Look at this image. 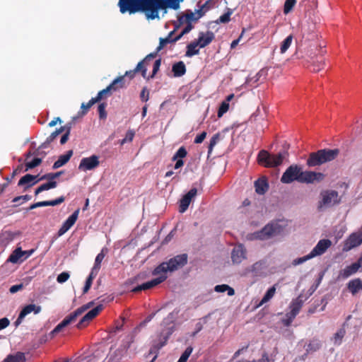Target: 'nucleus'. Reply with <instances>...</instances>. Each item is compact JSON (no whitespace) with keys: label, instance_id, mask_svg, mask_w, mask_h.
<instances>
[{"label":"nucleus","instance_id":"obj_46","mask_svg":"<svg viewBox=\"0 0 362 362\" xmlns=\"http://www.w3.org/2000/svg\"><path fill=\"white\" fill-rule=\"evenodd\" d=\"M229 109V103L228 101H223L218 111V117H221Z\"/></svg>","mask_w":362,"mask_h":362},{"label":"nucleus","instance_id":"obj_55","mask_svg":"<svg viewBox=\"0 0 362 362\" xmlns=\"http://www.w3.org/2000/svg\"><path fill=\"white\" fill-rule=\"evenodd\" d=\"M105 107L106 105L105 103H100L98 105V112H99V117L100 119H105L107 117V113L105 112Z\"/></svg>","mask_w":362,"mask_h":362},{"label":"nucleus","instance_id":"obj_36","mask_svg":"<svg viewBox=\"0 0 362 362\" xmlns=\"http://www.w3.org/2000/svg\"><path fill=\"white\" fill-rule=\"evenodd\" d=\"M178 313V310H174L173 312L169 313L168 315L163 320L161 325L163 327H166L168 325L173 323L177 318Z\"/></svg>","mask_w":362,"mask_h":362},{"label":"nucleus","instance_id":"obj_8","mask_svg":"<svg viewBox=\"0 0 362 362\" xmlns=\"http://www.w3.org/2000/svg\"><path fill=\"white\" fill-rule=\"evenodd\" d=\"M302 168L298 165H290L283 173L281 182L284 184H290L294 181L300 182Z\"/></svg>","mask_w":362,"mask_h":362},{"label":"nucleus","instance_id":"obj_33","mask_svg":"<svg viewBox=\"0 0 362 362\" xmlns=\"http://www.w3.org/2000/svg\"><path fill=\"white\" fill-rule=\"evenodd\" d=\"M346 334L344 328H340L332 338V341L335 346H339L342 343V339Z\"/></svg>","mask_w":362,"mask_h":362},{"label":"nucleus","instance_id":"obj_30","mask_svg":"<svg viewBox=\"0 0 362 362\" xmlns=\"http://www.w3.org/2000/svg\"><path fill=\"white\" fill-rule=\"evenodd\" d=\"M199 52V47L196 41L191 42L187 46L186 57H191L194 55L198 54Z\"/></svg>","mask_w":362,"mask_h":362},{"label":"nucleus","instance_id":"obj_54","mask_svg":"<svg viewBox=\"0 0 362 362\" xmlns=\"http://www.w3.org/2000/svg\"><path fill=\"white\" fill-rule=\"evenodd\" d=\"M232 14V11L228 10L227 13L223 14L221 16L218 20L219 23H228L230 21V17Z\"/></svg>","mask_w":362,"mask_h":362},{"label":"nucleus","instance_id":"obj_53","mask_svg":"<svg viewBox=\"0 0 362 362\" xmlns=\"http://www.w3.org/2000/svg\"><path fill=\"white\" fill-rule=\"evenodd\" d=\"M69 276L70 275L68 272H64L58 275L57 281L59 284H63L69 279Z\"/></svg>","mask_w":362,"mask_h":362},{"label":"nucleus","instance_id":"obj_45","mask_svg":"<svg viewBox=\"0 0 362 362\" xmlns=\"http://www.w3.org/2000/svg\"><path fill=\"white\" fill-rule=\"evenodd\" d=\"M313 259L311 255L309 254H308L307 255L305 256H303V257H298V258H296L295 259H293L292 261V265L293 266H297V265H299V264H301L304 262H305L306 261L308 260H310Z\"/></svg>","mask_w":362,"mask_h":362},{"label":"nucleus","instance_id":"obj_42","mask_svg":"<svg viewBox=\"0 0 362 362\" xmlns=\"http://www.w3.org/2000/svg\"><path fill=\"white\" fill-rule=\"evenodd\" d=\"M84 312V309L81 307L75 310L73 313L66 317L69 323L76 320V317L81 315Z\"/></svg>","mask_w":362,"mask_h":362},{"label":"nucleus","instance_id":"obj_26","mask_svg":"<svg viewBox=\"0 0 362 362\" xmlns=\"http://www.w3.org/2000/svg\"><path fill=\"white\" fill-rule=\"evenodd\" d=\"M31 155L32 154L30 152H28L26 155L25 171H28L30 169L35 168L36 166L39 165L42 162V159L40 158H35L32 160H29V158L31 156Z\"/></svg>","mask_w":362,"mask_h":362},{"label":"nucleus","instance_id":"obj_27","mask_svg":"<svg viewBox=\"0 0 362 362\" xmlns=\"http://www.w3.org/2000/svg\"><path fill=\"white\" fill-rule=\"evenodd\" d=\"M25 357L23 353L17 352L14 354L8 355L3 362H25Z\"/></svg>","mask_w":362,"mask_h":362},{"label":"nucleus","instance_id":"obj_40","mask_svg":"<svg viewBox=\"0 0 362 362\" xmlns=\"http://www.w3.org/2000/svg\"><path fill=\"white\" fill-rule=\"evenodd\" d=\"M293 41V36L288 35L281 43L280 47L281 54H284L291 45Z\"/></svg>","mask_w":362,"mask_h":362},{"label":"nucleus","instance_id":"obj_48","mask_svg":"<svg viewBox=\"0 0 362 362\" xmlns=\"http://www.w3.org/2000/svg\"><path fill=\"white\" fill-rule=\"evenodd\" d=\"M69 322L65 317L57 327L52 331V334H54L59 332L64 327L69 325Z\"/></svg>","mask_w":362,"mask_h":362},{"label":"nucleus","instance_id":"obj_29","mask_svg":"<svg viewBox=\"0 0 362 362\" xmlns=\"http://www.w3.org/2000/svg\"><path fill=\"white\" fill-rule=\"evenodd\" d=\"M255 191L259 194H264L268 189V185L264 180H258L255 183Z\"/></svg>","mask_w":362,"mask_h":362},{"label":"nucleus","instance_id":"obj_63","mask_svg":"<svg viewBox=\"0 0 362 362\" xmlns=\"http://www.w3.org/2000/svg\"><path fill=\"white\" fill-rule=\"evenodd\" d=\"M30 199V196L29 195H23L16 197L13 199V202H18L19 201L26 202Z\"/></svg>","mask_w":362,"mask_h":362},{"label":"nucleus","instance_id":"obj_60","mask_svg":"<svg viewBox=\"0 0 362 362\" xmlns=\"http://www.w3.org/2000/svg\"><path fill=\"white\" fill-rule=\"evenodd\" d=\"M9 320L6 317L0 319V330L7 327L9 325Z\"/></svg>","mask_w":362,"mask_h":362},{"label":"nucleus","instance_id":"obj_44","mask_svg":"<svg viewBox=\"0 0 362 362\" xmlns=\"http://www.w3.org/2000/svg\"><path fill=\"white\" fill-rule=\"evenodd\" d=\"M215 5L214 0H208L206 1L201 7L199 8V11H202V13L204 15V13L213 8Z\"/></svg>","mask_w":362,"mask_h":362},{"label":"nucleus","instance_id":"obj_58","mask_svg":"<svg viewBox=\"0 0 362 362\" xmlns=\"http://www.w3.org/2000/svg\"><path fill=\"white\" fill-rule=\"evenodd\" d=\"M160 64H161V60L160 59L155 61V62L153 64V72H152L151 77H153V76L159 70Z\"/></svg>","mask_w":362,"mask_h":362},{"label":"nucleus","instance_id":"obj_37","mask_svg":"<svg viewBox=\"0 0 362 362\" xmlns=\"http://www.w3.org/2000/svg\"><path fill=\"white\" fill-rule=\"evenodd\" d=\"M290 312L286 313V318H284L282 322L284 325L289 326L293 319L296 317V316L298 314L299 312H298L296 310H293V308H290Z\"/></svg>","mask_w":362,"mask_h":362},{"label":"nucleus","instance_id":"obj_49","mask_svg":"<svg viewBox=\"0 0 362 362\" xmlns=\"http://www.w3.org/2000/svg\"><path fill=\"white\" fill-rule=\"evenodd\" d=\"M144 63H146V62L144 59L142 61L139 62L138 63V64L136 65V68L134 69V71H136V72L141 71L142 76L144 78H146L147 70L144 66Z\"/></svg>","mask_w":362,"mask_h":362},{"label":"nucleus","instance_id":"obj_51","mask_svg":"<svg viewBox=\"0 0 362 362\" xmlns=\"http://www.w3.org/2000/svg\"><path fill=\"white\" fill-rule=\"evenodd\" d=\"M134 341V337L132 335H130V336H128L123 341V344L122 345V351H127L131 344Z\"/></svg>","mask_w":362,"mask_h":362},{"label":"nucleus","instance_id":"obj_5","mask_svg":"<svg viewBox=\"0 0 362 362\" xmlns=\"http://www.w3.org/2000/svg\"><path fill=\"white\" fill-rule=\"evenodd\" d=\"M339 203L340 197L338 192L334 189H324L320 193L317 209L318 211L322 212L338 205Z\"/></svg>","mask_w":362,"mask_h":362},{"label":"nucleus","instance_id":"obj_18","mask_svg":"<svg viewBox=\"0 0 362 362\" xmlns=\"http://www.w3.org/2000/svg\"><path fill=\"white\" fill-rule=\"evenodd\" d=\"M103 310V305H99L95 308L90 310L87 313L78 323L77 327L81 328V327L86 325L92 319H93L95 316L98 315V313Z\"/></svg>","mask_w":362,"mask_h":362},{"label":"nucleus","instance_id":"obj_56","mask_svg":"<svg viewBox=\"0 0 362 362\" xmlns=\"http://www.w3.org/2000/svg\"><path fill=\"white\" fill-rule=\"evenodd\" d=\"M62 171L57 172L55 173H49L43 175L40 180H45V179H49V180H53L55 178H57L62 174Z\"/></svg>","mask_w":362,"mask_h":362},{"label":"nucleus","instance_id":"obj_62","mask_svg":"<svg viewBox=\"0 0 362 362\" xmlns=\"http://www.w3.org/2000/svg\"><path fill=\"white\" fill-rule=\"evenodd\" d=\"M206 133L205 132H203L202 134H200L195 138L194 143L195 144H201L206 138Z\"/></svg>","mask_w":362,"mask_h":362},{"label":"nucleus","instance_id":"obj_24","mask_svg":"<svg viewBox=\"0 0 362 362\" xmlns=\"http://www.w3.org/2000/svg\"><path fill=\"white\" fill-rule=\"evenodd\" d=\"M72 155H73L72 150L67 151L66 154L61 155L59 157L58 160L54 162V163L52 166L53 169H57V168L63 166L64 165H65L69 160V159L71 158Z\"/></svg>","mask_w":362,"mask_h":362},{"label":"nucleus","instance_id":"obj_31","mask_svg":"<svg viewBox=\"0 0 362 362\" xmlns=\"http://www.w3.org/2000/svg\"><path fill=\"white\" fill-rule=\"evenodd\" d=\"M173 332H174L173 326L167 327L166 329H163L162 331V332L160 334V337H163V341H160V344L157 346L158 349H160L165 344L168 339L173 334Z\"/></svg>","mask_w":362,"mask_h":362},{"label":"nucleus","instance_id":"obj_39","mask_svg":"<svg viewBox=\"0 0 362 362\" xmlns=\"http://www.w3.org/2000/svg\"><path fill=\"white\" fill-rule=\"evenodd\" d=\"M57 183L55 181H51V182L42 184L39 187H37L36 189L35 194L37 195L43 191L55 188L57 187Z\"/></svg>","mask_w":362,"mask_h":362},{"label":"nucleus","instance_id":"obj_3","mask_svg":"<svg viewBox=\"0 0 362 362\" xmlns=\"http://www.w3.org/2000/svg\"><path fill=\"white\" fill-rule=\"evenodd\" d=\"M284 229L285 226L280 222H271L267 224L262 230L247 234L246 238L248 240H268L283 234Z\"/></svg>","mask_w":362,"mask_h":362},{"label":"nucleus","instance_id":"obj_11","mask_svg":"<svg viewBox=\"0 0 362 362\" xmlns=\"http://www.w3.org/2000/svg\"><path fill=\"white\" fill-rule=\"evenodd\" d=\"M231 261L233 264H240L247 259V249L243 244L235 245L230 253Z\"/></svg>","mask_w":362,"mask_h":362},{"label":"nucleus","instance_id":"obj_4","mask_svg":"<svg viewBox=\"0 0 362 362\" xmlns=\"http://www.w3.org/2000/svg\"><path fill=\"white\" fill-rule=\"evenodd\" d=\"M339 153L338 149H321L317 152L311 153L307 160L309 167L321 165L325 163L334 160Z\"/></svg>","mask_w":362,"mask_h":362},{"label":"nucleus","instance_id":"obj_6","mask_svg":"<svg viewBox=\"0 0 362 362\" xmlns=\"http://www.w3.org/2000/svg\"><path fill=\"white\" fill-rule=\"evenodd\" d=\"M288 157L286 150L279 152L278 154H270L267 151H261L258 154V162L267 168H274L280 165L284 160Z\"/></svg>","mask_w":362,"mask_h":362},{"label":"nucleus","instance_id":"obj_32","mask_svg":"<svg viewBox=\"0 0 362 362\" xmlns=\"http://www.w3.org/2000/svg\"><path fill=\"white\" fill-rule=\"evenodd\" d=\"M214 291L217 293L227 292V294L229 296H232L235 294L234 289L227 284L216 285L214 287Z\"/></svg>","mask_w":362,"mask_h":362},{"label":"nucleus","instance_id":"obj_7","mask_svg":"<svg viewBox=\"0 0 362 362\" xmlns=\"http://www.w3.org/2000/svg\"><path fill=\"white\" fill-rule=\"evenodd\" d=\"M122 81L123 76L116 78L106 88L99 91L96 98H93L88 103H83L81 106L82 115L86 114L87 111L92 105L103 98L104 94L109 93L110 90H116L117 87H115V85L118 83H122Z\"/></svg>","mask_w":362,"mask_h":362},{"label":"nucleus","instance_id":"obj_52","mask_svg":"<svg viewBox=\"0 0 362 362\" xmlns=\"http://www.w3.org/2000/svg\"><path fill=\"white\" fill-rule=\"evenodd\" d=\"M187 155V151L184 147H180L177 151L175 153V154L173 157V160H177L178 158H182L185 157Z\"/></svg>","mask_w":362,"mask_h":362},{"label":"nucleus","instance_id":"obj_15","mask_svg":"<svg viewBox=\"0 0 362 362\" xmlns=\"http://www.w3.org/2000/svg\"><path fill=\"white\" fill-rule=\"evenodd\" d=\"M332 245V241L329 239L320 240L315 247L310 251L312 258L323 255Z\"/></svg>","mask_w":362,"mask_h":362},{"label":"nucleus","instance_id":"obj_19","mask_svg":"<svg viewBox=\"0 0 362 362\" xmlns=\"http://www.w3.org/2000/svg\"><path fill=\"white\" fill-rule=\"evenodd\" d=\"M214 38V34L208 31L206 33H200L199 37L196 41L199 48H203L210 44Z\"/></svg>","mask_w":362,"mask_h":362},{"label":"nucleus","instance_id":"obj_1","mask_svg":"<svg viewBox=\"0 0 362 362\" xmlns=\"http://www.w3.org/2000/svg\"><path fill=\"white\" fill-rule=\"evenodd\" d=\"M141 7L145 12L146 18L153 20L159 18V10H163L164 13H167V8L178 10L180 4L184 0H141ZM139 0H119L118 6L122 13L128 11L130 14L134 13L139 10Z\"/></svg>","mask_w":362,"mask_h":362},{"label":"nucleus","instance_id":"obj_22","mask_svg":"<svg viewBox=\"0 0 362 362\" xmlns=\"http://www.w3.org/2000/svg\"><path fill=\"white\" fill-rule=\"evenodd\" d=\"M37 176L27 174L21 178L18 185L19 186H25V189H27L37 182L35 180Z\"/></svg>","mask_w":362,"mask_h":362},{"label":"nucleus","instance_id":"obj_61","mask_svg":"<svg viewBox=\"0 0 362 362\" xmlns=\"http://www.w3.org/2000/svg\"><path fill=\"white\" fill-rule=\"evenodd\" d=\"M23 284H16V285H13L12 286L10 289H9V291L11 293H16L17 291L21 290L23 288Z\"/></svg>","mask_w":362,"mask_h":362},{"label":"nucleus","instance_id":"obj_2","mask_svg":"<svg viewBox=\"0 0 362 362\" xmlns=\"http://www.w3.org/2000/svg\"><path fill=\"white\" fill-rule=\"evenodd\" d=\"M187 262V256L185 254L177 255L168 261L162 262L152 272L153 275L158 276V277L134 288L132 291L136 293L156 286L168 278V273H172L182 268Z\"/></svg>","mask_w":362,"mask_h":362},{"label":"nucleus","instance_id":"obj_12","mask_svg":"<svg viewBox=\"0 0 362 362\" xmlns=\"http://www.w3.org/2000/svg\"><path fill=\"white\" fill-rule=\"evenodd\" d=\"M100 164L99 158L97 156H91L90 157L81 159L78 169L81 171L91 170L97 168Z\"/></svg>","mask_w":362,"mask_h":362},{"label":"nucleus","instance_id":"obj_59","mask_svg":"<svg viewBox=\"0 0 362 362\" xmlns=\"http://www.w3.org/2000/svg\"><path fill=\"white\" fill-rule=\"evenodd\" d=\"M65 129H66V132L61 138V140H60V144H64L67 141V140L69 139V133H70L71 127H66Z\"/></svg>","mask_w":362,"mask_h":362},{"label":"nucleus","instance_id":"obj_13","mask_svg":"<svg viewBox=\"0 0 362 362\" xmlns=\"http://www.w3.org/2000/svg\"><path fill=\"white\" fill-rule=\"evenodd\" d=\"M42 310V308L40 305H37L35 304H29L26 306H25L22 310L21 311L18 317L14 322L15 326L18 327L23 322V320L25 318V316L30 314L31 313H34L35 314H38L40 313Z\"/></svg>","mask_w":362,"mask_h":362},{"label":"nucleus","instance_id":"obj_20","mask_svg":"<svg viewBox=\"0 0 362 362\" xmlns=\"http://www.w3.org/2000/svg\"><path fill=\"white\" fill-rule=\"evenodd\" d=\"M24 260L25 257L23 256V250H22L21 247H18L11 254L7 261L13 264H17L22 262Z\"/></svg>","mask_w":362,"mask_h":362},{"label":"nucleus","instance_id":"obj_9","mask_svg":"<svg viewBox=\"0 0 362 362\" xmlns=\"http://www.w3.org/2000/svg\"><path fill=\"white\" fill-rule=\"evenodd\" d=\"M325 175L322 173L302 170L300 183L315 184L322 182Z\"/></svg>","mask_w":362,"mask_h":362},{"label":"nucleus","instance_id":"obj_64","mask_svg":"<svg viewBox=\"0 0 362 362\" xmlns=\"http://www.w3.org/2000/svg\"><path fill=\"white\" fill-rule=\"evenodd\" d=\"M134 132L133 130H128L127 132L126 133V136H125V139L126 140L128 141V142H130L132 141L134 136Z\"/></svg>","mask_w":362,"mask_h":362},{"label":"nucleus","instance_id":"obj_47","mask_svg":"<svg viewBox=\"0 0 362 362\" xmlns=\"http://www.w3.org/2000/svg\"><path fill=\"white\" fill-rule=\"evenodd\" d=\"M296 3V0H286L284 4V12L285 14L288 13L293 8Z\"/></svg>","mask_w":362,"mask_h":362},{"label":"nucleus","instance_id":"obj_25","mask_svg":"<svg viewBox=\"0 0 362 362\" xmlns=\"http://www.w3.org/2000/svg\"><path fill=\"white\" fill-rule=\"evenodd\" d=\"M276 286L277 284H274L273 286H272L267 291L266 293L264 294L259 304L257 305V308L261 307L264 303L269 302L274 296L276 293Z\"/></svg>","mask_w":362,"mask_h":362},{"label":"nucleus","instance_id":"obj_57","mask_svg":"<svg viewBox=\"0 0 362 362\" xmlns=\"http://www.w3.org/2000/svg\"><path fill=\"white\" fill-rule=\"evenodd\" d=\"M64 201V197H60L57 199L47 201L48 206H56L62 204Z\"/></svg>","mask_w":362,"mask_h":362},{"label":"nucleus","instance_id":"obj_34","mask_svg":"<svg viewBox=\"0 0 362 362\" xmlns=\"http://www.w3.org/2000/svg\"><path fill=\"white\" fill-rule=\"evenodd\" d=\"M204 15L202 13V11L199 9L196 10L194 12L192 11H187L185 17L187 21H195L202 18Z\"/></svg>","mask_w":362,"mask_h":362},{"label":"nucleus","instance_id":"obj_41","mask_svg":"<svg viewBox=\"0 0 362 362\" xmlns=\"http://www.w3.org/2000/svg\"><path fill=\"white\" fill-rule=\"evenodd\" d=\"M97 274H98L95 272H93L92 271L90 272L88 279H86V284L83 288V293H87L88 291L90 289L92 285L93 279L97 276Z\"/></svg>","mask_w":362,"mask_h":362},{"label":"nucleus","instance_id":"obj_50","mask_svg":"<svg viewBox=\"0 0 362 362\" xmlns=\"http://www.w3.org/2000/svg\"><path fill=\"white\" fill-rule=\"evenodd\" d=\"M192 352V348L189 346L182 353L177 362H186Z\"/></svg>","mask_w":362,"mask_h":362},{"label":"nucleus","instance_id":"obj_38","mask_svg":"<svg viewBox=\"0 0 362 362\" xmlns=\"http://www.w3.org/2000/svg\"><path fill=\"white\" fill-rule=\"evenodd\" d=\"M304 300L303 299L302 295H300L298 298L293 300L289 305V308H293V310L299 312L303 305Z\"/></svg>","mask_w":362,"mask_h":362},{"label":"nucleus","instance_id":"obj_21","mask_svg":"<svg viewBox=\"0 0 362 362\" xmlns=\"http://www.w3.org/2000/svg\"><path fill=\"white\" fill-rule=\"evenodd\" d=\"M347 287L352 295H356L362 291V280L358 278L353 279L348 283Z\"/></svg>","mask_w":362,"mask_h":362},{"label":"nucleus","instance_id":"obj_16","mask_svg":"<svg viewBox=\"0 0 362 362\" xmlns=\"http://www.w3.org/2000/svg\"><path fill=\"white\" fill-rule=\"evenodd\" d=\"M78 214L79 209H78L65 221L58 231L59 236L64 235L74 226L78 218Z\"/></svg>","mask_w":362,"mask_h":362},{"label":"nucleus","instance_id":"obj_14","mask_svg":"<svg viewBox=\"0 0 362 362\" xmlns=\"http://www.w3.org/2000/svg\"><path fill=\"white\" fill-rule=\"evenodd\" d=\"M362 265V257H360L356 262L346 267L344 269L341 270L338 275V279H347L350 276L356 274Z\"/></svg>","mask_w":362,"mask_h":362},{"label":"nucleus","instance_id":"obj_43","mask_svg":"<svg viewBox=\"0 0 362 362\" xmlns=\"http://www.w3.org/2000/svg\"><path fill=\"white\" fill-rule=\"evenodd\" d=\"M220 134H216L213 136V137L210 140L209 146V151L208 153L209 155L211 153L214 147L216 146V144L218 143V141L220 140Z\"/></svg>","mask_w":362,"mask_h":362},{"label":"nucleus","instance_id":"obj_23","mask_svg":"<svg viewBox=\"0 0 362 362\" xmlns=\"http://www.w3.org/2000/svg\"><path fill=\"white\" fill-rule=\"evenodd\" d=\"M108 250L107 247H103L100 252L96 256L95 259V264L91 271L95 273H98L99 269L100 268V264L103 260L105 256L107 255Z\"/></svg>","mask_w":362,"mask_h":362},{"label":"nucleus","instance_id":"obj_10","mask_svg":"<svg viewBox=\"0 0 362 362\" xmlns=\"http://www.w3.org/2000/svg\"><path fill=\"white\" fill-rule=\"evenodd\" d=\"M362 244V230L351 233L344 241L343 251L348 252Z\"/></svg>","mask_w":362,"mask_h":362},{"label":"nucleus","instance_id":"obj_35","mask_svg":"<svg viewBox=\"0 0 362 362\" xmlns=\"http://www.w3.org/2000/svg\"><path fill=\"white\" fill-rule=\"evenodd\" d=\"M64 127H61L59 129H57L54 132H52L49 137H47L45 142H44L40 148H47V146L59 134H61L64 129Z\"/></svg>","mask_w":362,"mask_h":362},{"label":"nucleus","instance_id":"obj_17","mask_svg":"<svg viewBox=\"0 0 362 362\" xmlns=\"http://www.w3.org/2000/svg\"><path fill=\"white\" fill-rule=\"evenodd\" d=\"M197 190L196 188H192L180 200V212L184 213L188 208L193 198L197 195Z\"/></svg>","mask_w":362,"mask_h":362},{"label":"nucleus","instance_id":"obj_28","mask_svg":"<svg viewBox=\"0 0 362 362\" xmlns=\"http://www.w3.org/2000/svg\"><path fill=\"white\" fill-rule=\"evenodd\" d=\"M173 72L175 76L180 77L185 74L186 68L184 62H179L173 66Z\"/></svg>","mask_w":362,"mask_h":362}]
</instances>
